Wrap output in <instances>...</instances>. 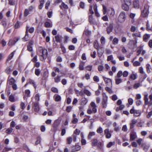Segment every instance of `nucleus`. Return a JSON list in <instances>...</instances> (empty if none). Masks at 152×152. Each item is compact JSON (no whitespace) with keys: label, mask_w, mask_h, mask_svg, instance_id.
<instances>
[{"label":"nucleus","mask_w":152,"mask_h":152,"mask_svg":"<svg viewBox=\"0 0 152 152\" xmlns=\"http://www.w3.org/2000/svg\"><path fill=\"white\" fill-rule=\"evenodd\" d=\"M37 54L39 56L40 60L43 61L47 58L48 52L47 49L39 47L37 50Z\"/></svg>","instance_id":"nucleus-1"},{"label":"nucleus","mask_w":152,"mask_h":152,"mask_svg":"<svg viewBox=\"0 0 152 152\" xmlns=\"http://www.w3.org/2000/svg\"><path fill=\"white\" fill-rule=\"evenodd\" d=\"M93 7L92 5L90 6V8L89 9V22L91 24H96V21L95 19L93 18L92 14H94V12L92 10Z\"/></svg>","instance_id":"nucleus-2"},{"label":"nucleus","mask_w":152,"mask_h":152,"mask_svg":"<svg viewBox=\"0 0 152 152\" xmlns=\"http://www.w3.org/2000/svg\"><path fill=\"white\" fill-rule=\"evenodd\" d=\"M90 105L92 107L91 108H89L87 110V113L88 114H91L92 113H95L97 111L96 105L94 102H91L90 103Z\"/></svg>","instance_id":"nucleus-3"},{"label":"nucleus","mask_w":152,"mask_h":152,"mask_svg":"<svg viewBox=\"0 0 152 152\" xmlns=\"http://www.w3.org/2000/svg\"><path fill=\"white\" fill-rule=\"evenodd\" d=\"M149 6L148 4H145L144 6L143 10L142 11L141 15L143 17H146L148 16L149 13Z\"/></svg>","instance_id":"nucleus-4"},{"label":"nucleus","mask_w":152,"mask_h":152,"mask_svg":"<svg viewBox=\"0 0 152 152\" xmlns=\"http://www.w3.org/2000/svg\"><path fill=\"white\" fill-rule=\"evenodd\" d=\"M126 15L124 12H121L118 18V22L121 23H123L125 20Z\"/></svg>","instance_id":"nucleus-5"},{"label":"nucleus","mask_w":152,"mask_h":152,"mask_svg":"<svg viewBox=\"0 0 152 152\" xmlns=\"http://www.w3.org/2000/svg\"><path fill=\"white\" fill-rule=\"evenodd\" d=\"M103 99L102 101V106L103 108H105L107 107L108 97L105 94H102Z\"/></svg>","instance_id":"nucleus-6"},{"label":"nucleus","mask_w":152,"mask_h":152,"mask_svg":"<svg viewBox=\"0 0 152 152\" xmlns=\"http://www.w3.org/2000/svg\"><path fill=\"white\" fill-rule=\"evenodd\" d=\"M125 3L122 4V8L125 10L127 11L129 9V6L130 5L131 3L130 1H125Z\"/></svg>","instance_id":"nucleus-7"},{"label":"nucleus","mask_w":152,"mask_h":152,"mask_svg":"<svg viewBox=\"0 0 152 152\" xmlns=\"http://www.w3.org/2000/svg\"><path fill=\"white\" fill-rule=\"evenodd\" d=\"M104 134L107 138H110L111 136V132L108 129H106L104 130Z\"/></svg>","instance_id":"nucleus-8"},{"label":"nucleus","mask_w":152,"mask_h":152,"mask_svg":"<svg viewBox=\"0 0 152 152\" xmlns=\"http://www.w3.org/2000/svg\"><path fill=\"white\" fill-rule=\"evenodd\" d=\"M81 148L80 146L78 145H76L74 146L73 147L72 149V151L75 152L79 151Z\"/></svg>","instance_id":"nucleus-9"},{"label":"nucleus","mask_w":152,"mask_h":152,"mask_svg":"<svg viewBox=\"0 0 152 152\" xmlns=\"http://www.w3.org/2000/svg\"><path fill=\"white\" fill-rule=\"evenodd\" d=\"M32 108L35 112H38L39 110L38 104L37 103H34Z\"/></svg>","instance_id":"nucleus-10"},{"label":"nucleus","mask_w":152,"mask_h":152,"mask_svg":"<svg viewBox=\"0 0 152 152\" xmlns=\"http://www.w3.org/2000/svg\"><path fill=\"white\" fill-rule=\"evenodd\" d=\"M29 29V27L26 26V35L23 38V40L24 41H26L28 40L29 37L28 36V30Z\"/></svg>","instance_id":"nucleus-11"},{"label":"nucleus","mask_w":152,"mask_h":152,"mask_svg":"<svg viewBox=\"0 0 152 152\" xmlns=\"http://www.w3.org/2000/svg\"><path fill=\"white\" fill-rule=\"evenodd\" d=\"M60 124V121L58 120H56L55 121L53 124V126L54 130H56L57 127Z\"/></svg>","instance_id":"nucleus-12"},{"label":"nucleus","mask_w":152,"mask_h":152,"mask_svg":"<svg viewBox=\"0 0 152 152\" xmlns=\"http://www.w3.org/2000/svg\"><path fill=\"white\" fill-rule=\"evenodd\" d=\"M93 8L95 14L96 16L97 17L100 16V14L98 12L97 10V7L96 4L94 3V4Z\"/></svg>","instance_id":"nucleus-13"},{"label":"nucleus","mask_w":152,"mask_h":152,"mask_svg":"<svg viewBox=\"0 0 152 152\" xmlns=\"http://www.w3.org/2000/svg\"><path fill=\"white\" fill-rule=\"evenodd\" d=\"M16 40H15V39L10 40L8 43V45L9 46H12L13 45H14L15 43L17 41H18L19 39V38H16Z\"/></svg>","instance_id":"nucleus-14"},{"label":"nucleus","mask_w":152,"mask_h":152,"mask_svg":"<svg viewBox=\"0 0 152 152\" xmlns=\"http://www.w3.org/2000/svg\"><path fill=\"white\" fill-rule=\"evenodd\" d=\"M113 28V25L112 24H110L107 28V31L108 34H110Z\"/></svg>","instance_id":"nucleus-15"},{"label":"nucleus","mask_w":152,"mask_h":152,"mask_svg":"<svg viewBox=\"0 0 152 152\" xmlns=\"http://www.w3.org/2000/svg\"><path fill=\"white\" fill-rule=\"evenodd\" d=\"M15 50L12 53H11L8 56L7 59V61H9L13 57L14 54L15 53Z\"/></svg>","instance_id":"nucleus-16"},{"label":"nucleus","mask_w":152,"mask_h":152,"mask_svg":"<svg viewBox=\"0 0 152 152\" xmlns=\"http://www.w3.org/2000/svg\"><path fill=\"white\" fill-rule=\"evenodd\" d=\"M150 37V34H145L144 35L143 37V41L145 42H147Z\"/></svg>","instance_id":"nucleus-17"},{"label":"nucleus","mask_w":152,"mask_h":152,"mask_svg":"<svg viewBox=\"0 0 152 152\" xmlns=\"http://www.w3.org/2000/svg\"><path fill=\"white\" fill-rule=\"evenodd\" d=\"M133 5L134 7L139 8V1H134L133 2Z\"/></svg>","instance_id":"nucleus-18"},{"label":"nucleus","mask_w":152,"mask_h":152,"mask_svg":"<svg viewBox=\"0 0 152 152\" xmlns=\"http://www.w3.org/2000/svg\"><path fill=\"white\" fill-rule=\"evenodd\" d=\"M81 101V104L83 105H85L88 102V100L85 98H82Z\"/></svg>","instance_id":"nucleus-19"},{"label":"nucleus","mask_w":152,"mask_h":152,"mask_svg":"<svg viewBox=\"0 0 152 152\" xmlns=\"http://www.w3.org/2000/svg\"><path fill=\"white\" fill-rule=\"evenodd\" d=\"M136 122L137 121L133 119L132 121L131 122L130 124V128L131 129H133L134 127V125Z\"/></svg>","instance_id":"nucleus-20"},{"label":"nucleus","mask_w":152,"mask_h":152,"mask_svg":"<svg viewBox=\"0 0 152 152\" xmlns=\"http://www.w3.org/2000/svg\"><path fill=\"white\" fill-rule=\"evenodd\" d=\"M137 137L136 134L135 133H133L130 134V139L131 140H133L136 138Z\"/></svg>","instance_id":"nucleus-21"},{"label":"nucleus","mask_w":152,"mask_h":152,"mask_svg":"<svg viewBox=\"0 0 152 152\" xmlns=\"http://www.w3.org/2000/svg\"><path fill=\"white\" fill-rule=\"evenodd\" d=\"M85 63L83 61H81L79 65V69L80 70H84V66Z\"/></svg>","instance_id":"nucleus-22"},{"label":"nucleus","mask_w":152,"mask_h":152,"mask_svg":"<svg viewBox=\"0 0 152 152\" xmlns=\"http://www.w3.org/2000/svg\"><path fill=\"white\" fill-rule=\"evenodd\" d=\"M96 133L95 132H89L88 136V140H90L91 138L93 136H94L95 135Z\"/></svg>","instance_id":"nucleus-23"},{"label":"nucleus","mask_w":152,"mask_h":152,"mask_svg":"<svg viewBox=\"0 0 152 152\" xmlns=\"http://www.w3.org/2000/svg\"><path fill=\"white\" fill-rule=\"evenodd\" d=\"M141 115V111L139 110H136L135 111L134 116V117H138L140 116Z\"/></svg>","instance_id":"nucleus-24"},{"label":"nucleus","mask_w":152,"mask_h":152,"mask_svg":"<svg viewBox=\"0 0 152 152\" xmlns=\"http://www.w3.org/2000/svg\"><path fill=\"white\" fill-rule=\"evenodd\" d=\"M144 100L145 101V105H147L149 104L148 99V94H145L144 96Z\"/></svg>","instance_id":"nucleus-25"},{"label":"nucleus","mask_w":152,"mask_h":152,"mask_svg":"<svg viewBox=\"0 0 152 152\" xmlns=\"http://www.w3.org/2000/svg\"><path fill=\"white\" fill-rule=\"evenodd\" d=\"M54 82L56 83H58L61 81V76L59 75L57 76L54 78Z\"/></svg>","instance_id":"nucleus-26"},{"label":"nucleus","mask_w":152,"mask_h":152,"mask_svg":"<svg viewBox=\"0 0 152 152\" xmlns=\"http://www.w3.org/2000/svg\"><path fill=\"white\" fill-rule=\"evenodd\" d=\"M115 83L117 85H118L122 82V80L121 79V78H118V77L117 78V77H116L115 78Z\"/></svg>","instance_id":"nucleus-27"},{"label":"nucleus","mask_w":152,"mask_h":152,"mask_svg":"<svg viewBox=\"0 0 152 152\" xmlns=\"http://www.w3.org/2000/svg\"><path fill=\"white\" fill-rule=\"evenodd\" d=\"M10 85H12L15 83V80L13 77H11L8 80Z\"/></svg>","instance_id":"nucleus-28"},{"label":"nucleus","mask_w":152,"mask_h":152,"mask_svg":"<svg viewBox=\"0 0 152 152\" xmlns=\"http://www.w3.org/2000/svg\"><path fill=\"white\" fill-rule=\"evenodd\" d=\"M98 69L99 72L100 73H101L103 72L104 69V67L103 65H99L98 66Z\"/></svg>","instance_id":"nucleus-29"},{"label":"nucleus","mask_w":152,"mask_h":152,"mask_svg":"<svg viewBox=\"0 0 152 152\" xmlns=\"http://www.w3.org/2000/svg\"><path fill=\"white\" fill-rule=\"evenodd\" d=\"M115 144V142H110L107 145L106 147L107 148H110L112 146L114 145Z\"/></svg>","instance_id":"nucleus-30"},{"label":"nucleus","mask_w":152,"mask_h":152,"mask_svg":"<svg viewBox=\"0 0 152 152\" xmlns=\"http://www.w3.org/2000/svg\"><path fill=\"white\" fill-rule=\"evenodd\" d=\"M30 14V11L28 9H26L25 10L24 12L23 15L25 17L28 16Z\"/></svg>","instance_id":"nucleus-31"},{"label":"nucleus","mask_w":152,"mask_h":152,"mask_svg":"<svg viewBox=\"0 0 152 152\" xmlns=\"http://www.w3.org/2000/svg\"><path fill=\"white\" fill-rule=\"evenodd\" d=\"M142 46H140L139 47L137 52V56H138L140 54L142 50Z\"/></svg>","instance_id":"nucleus-32"},{"label":"nucleus","mask_w":152,"mask_h":152,"mask_svg":"<svg viewBox=\"0 0 152 152\" xmlns=\"http://www.w3.org/2000/svg\"><path fill=\"white\" fill-rule=\"evenodd\" d=\"M104 80L106 83H112V80L109 78L103 77Z\"/></svg>","instance_id":"nucleus-33"},{"label":"nucleus","mask_w":152,"mask_h":152,"mask_svg":"<svg viewBox=\"0 0 152 152\" xmlns=\"http://www.w3.org/2000/svg\"><path fill=\"white\" fill-rule=\"evenodd\" d=\"M130 78L132 80H134L137 78V74H132L129 76Z\"/></svg>","instance_id":"nucleus-34"},{"label":"nucleus","mask_w":152,"mask_h":152,"mask_svg":"<svg viewBox=\"0 0 152 152\" xmlns=\"http://www.w3.org/2000/svg\"><path fill=\"white\" fill-rule=\"evenodd\" d=\"M94 46L96 49L98 50L99 48V45L97 41H95L94 43Z\"/></svg>","instance_id":"nucleus-35"},{"label":"nucleus","mask_w":152,"mask_h":152,"mask_svg":"<svg viewBox=\"0 0 152 152\" xmlns=\"http://www.w3.org/2000/svg\"><path fill=\"white\" fill-rule=\"evenodd\" d=\"M84 93L88 96H90L91 94L89 91L87 89H84L83 91Z\"/></svg>","instance_id":"nucleus-36"},{"label":"nucleus","mask_w":152,"mask_h":152,"mask_svg":"<svg viewBox=\"0 0 152 152\" xmlns=\"http://www.w3.org/2000/svg\"><path fill=\"white\" fill-rule=\"evenodd\" d=\"M56 101H59L61 99V97L59 95H55L54 96Z\"/></svg>","instance_id":"nucleus-37"},{"label":"nucleus","mask_w":152,"mask_h":152,"mask_svg":"<svg viewBox=\"0 0 152 152\" xmlns=\"http://www.w3.org/2000/svg\"><path fill=\"white\" fill-rule=\"evenodd\" d=\"M119 40L118 38L115 37L113 40V43L114 45H116L118 44Z\"/></svg>","instance_id":"nucleus-38"},{"label":"nucleus","mask_w":152,"mask_h":152,"mask_svg":"<svg viewBox=\"0 0 152 152\" xmlns=\"http://www.w3.org/2000/svg\"><path fill=\"white\" fill-rule=\"evenodd\" d=\"M132 36L133 37H141V35L140 32L133 33L132 34Z\"/></svg>","instance_id":"nucleus-39"},{"label":"nucleus","mask_w":152,"mask_h":152,"mask_svg":"<svg viewBox=\"0 0 152 152\" xmlns=\"http://www.w3.org/2000/svg\"><path fill=\"white\" fill-rule=\"evenodd\" d=\"M97 140L96 139H93V141L92 142V145L93 146H96L97 145Z\"/></svg>","instance_id":"nucleus-40"},{"label":"nucleus","mask_w":152,"mask_h":152,"mask_svg":"<svg viewBox=\"0 0 152 152\" xmlns=\"http://www.w3.org/2000/svg\"><path fill=\"white\" fill-rule=\"evenodd\" d=\"M45 26L47 28L51 27L52 26V25L49 22H46L45 24Z\"/></svg>","instance_id":"nucleus-41"},{"label":"nucleus","mask_w":152,"mask_h":152,"mask_svg":"<svg viewBox=\"0 0 152 152\" xmlns=\"http://www.w3.org/2000/svg\"><path fill=\"white\" fill-rule=\"evenodd\" d=\"M103 132V129L101 127H99L96 130V132L98 133L101 134Z\"/></svg>","instance_id":"nucleus-42"},{"label":"nucleus","mask_w":152,"mask_h":152,"mask_svg":"<svg viewBox=\"0 0 152 152\" xmlns=\"http://www.w3.org/2000/svg\"><path fill=\"white\" fill-rule=\"evenodd\" d=\"M30 91L29 90L27 89L25 91V95L27 97H29Z\"/></svg>","instance_id":"nucleus-43"},{"label":"nucleus","mask_w":152,"mask_h":152,"mask_svg":"<svg viewBox=\"0 0 152 152\" xmlns=\"http://www.w3.org/2000/svg\"><path fill=\"white\" fill-rule=\"evenodd\" d=\"M98 147L101 150L103 149V145L102 143L101 142H99L97 144Z\"/></svg>","instance_id":"nucleus-44"},{"label":"nucleus","mask_w":152,"mask_h":152,"mask_svg":"<svg viewBox=\"0 0 152 152\" xmlns=\"http://www.w3.org/2000/svg\"><path fill=\"white\" fill-rule=\"evenodd\" d=\"M60 7L62 9L63 8L64 9H67L68 8V6L67 5L65 4L64 3H62L61 5L60 6Z\"/></svg>","instance_id":"nucleus-45"},{"label":"nucleus","mask_w":152,"mask_h":152,"mask_svg":"<svg viewBox=\"0 0 152 152\" xmlns=\"http://www.w3.org/2000/svg\"><path fill=\"white\" fill-rule=\"evenodd\" d=\"M51 90L54 93H58V89L54 87L52 88Z\"/></svg>","instance_id":"nucleus-46"},{"label":"nucleus","mask_w":152,"mask_h":152,"mask_svg":"<svg viewBox=\"0 0 152 152\" xmlns=\"http://www.w3.org/2000/svg\"><path fill=\"white\" fill-rule=\"evenodd\" d=\"M40 73V72L39 69H36L35 71V74L37 76H39Z\"/></svg>","instance_id":"nucleus-47"},{"label":"nucleus","mask_w":152,"mask_h":152,"mask_svg":"<svg viewBox=\"0 0 152 152\" xmlns=\"http://www.w3.org/2000/svg\"><path fill=\"white\" fill-rule=\"evenodd\" d=\"M12 148H10L9 147H6L3 150V152H7L8 151H10L11 150Z\"/></svg>","instance_id":"nucleus-48"},{"label":"nucleus","mask_w":152,"mask_h":152,"mask_svg":"<svg viewBox=\"0 0 152 152\" xmlns=\"http://www.w3.org/2000/svg\"><path fill=\"white\" fill-rule=\"evenodd\" d=\"M9 100L11 102H14L15 101V98L14 96L11 95L9 97Z\"/></svg>","instance_id":"nucleus-49"},{"label":"nucleus","mask_w":152,"mask_h":152,"mask_svg":"<svg viewBox=\"0 0 152 152\" xmlns=\"http://www.w3.org/2000/svg\"><path fill=\"white\" fill-rule=\"evenodd\" d=\"M92 68V65H89L85 67V69H86V70L89 71H91V70Z\"/></svg>","instance_id":"nucleus-50"},{"label":"nucleus","mask_w":152,"mask_h":152,"mask_svg":"<svg viewBox=\"0 0 152 152\" xmlns=\"http://www.w3.org/2000/svg\"><path fill=\"white\" fill-rule=\"evenodd\" d=\"M137 28L135 26H132L130 29V31L132 32H134L136 31Z\"/></svg>","instance_id":"nucleus-51"},{"label":"nucleus","mask_w":152,"mask_h":152,"mask_svg":"<svg viewBox=\"0 0 152 152\" xmlns=\"http://www.w3.org/2000/svg\"><path fill=\"white\" fill-rule=\"evenodd\" d=\"M141 85L140 83H135L133 87L135 89H137L140 86H141Z\"/></svg>","instance_id":"nucleus-52"},{"label":"nucleus","mask_w":152,"mask_h":152,"mask_svg":"<svg viewBox=\"0 0 152 152\" xmlns=\"http://www.w3.org/2000/svg\"><path fill=\"white\" fill-rule=\"evenodd\" d=\"M140 62L138 61H136L133 63V64L134 66H140Z\"/></svg>","instance_id":"nucleus-53"},{"label":"nucleus","mask_w":152,"mask_h":152,"mask_svg":"<svg viewBox=\"0 0 152 152\" xmlns=\"http://www.w3.org/2000/svg\"><path fill=\"white\" fill-rule=\"evenodd\" d=\"M146 68L147 69V72L149 73L151 72L150 69L151 68V66L149 64H147L146 65Z\"/></svg>","instance_id":"nucleus-54"},{"label":"nucleus","mask_w":152,"mask_h":152,"mask_svg":"<svg viewBox=\"0 0 152 152\" xmlns=\"http://www.w3.org/2000/svg\"><path fill=\"white\" fill-rule=\"evenodd\" d=\"M13 131V129L12 128H9L6 131V132L7 134H10Z\"/></svg>","instance_id":"nucleus-55"},{"label":"nucleus","mask_w":152,"mask_h":152,"mask_svg":"<svg viewBox=\"0 0 152 152\" xmlns=\"http://www.w3.org/2000/svg\"><path fill=\"white\" fill-rule=\"evenodd\" d=\"M94 80L96 82H99V77L97 76H94L93 77Z\"/></svg>","instance_id":"nucleus-56"},{"label":"nucleus","mask_w":152,"mask_h":152,"mask_svg":"<svg viewBox=\"0 0 152 152\" xmlns=\"http://www.w3.org/2000/svg\"><path fill=\"white\" fill-rule=\"evenodd\" d=\"M100 41L102 45H104L105 43V38L103 37H102L100 39Z\"/></svg>","instance_id":"nucleus-57"},{"label":"nucleus","mask_w":152,"mask_h":152,"mask_svg":"<svg viewBox=\"0 0 152 152\" xmlns=\"http://www.w3.org/2000/svg\"><path fill=\"white\" fill-rule=\"evenodd\" d=\"M44 3V1H40V4L39 7V9H42V8L43 7Z\"/></svg>","instance_id":"nucleus-58"},{"label":"nucleus","mask_w":152,"mask_h":152,"mask_svg":"<svg viewBox=\"0 0 152 152\" xmlns=\"http://www.w3.org/2000/svg\"><path fill=\"white\" fill-rule=\"evenodd\" d=\"M123 75V72L122 71H119L117 74V77L119 78L121 77Z\"/></svg>","instance_id":"nucleus-59"},{"label":"nucleus","mask_w":152,"mask_h":152,"mask_svg":"<svg viewBox=\"0 0 152 152\" xmlns=\"http://www.w3.org/2000/svg\"><path fill=\"white\" fill-rule=\"evenodd\" d=\"M72 138L71 137H68L67 138V141L68 144H70L72 141Z\"/></svg>","instance_id":"nucleus-60"},{"label":"nucleus","mask_w":152,"mask_h":152,"mask_svg":"<svg viewBox=\"0 0 152 152\" xmlns=\"http://www.w3.org/2000/svg\"><path fill=\"white\" fill-rule=\"evenodd\" d=\"M5 72L7 74H9L11 72V69L10 67H7L5 70Z\"/></svg>","instance_id":"nucleus-61"},{"label":"nucleus","mask_w":152,"mask_h":152,"mask_svg":"<svg viewBox=\"0 0 152 152\" xmlns=\"http://www.w3.org/2000/svg\"><path fill=\"white\" fill-rule=\"evenodd\" d=\"M128 101L129 104L130 105H132L134 102L133 100L131 98H129L128 99Z\"/></svg>","instance_id":"nucleus-62"},{"label":"nucleus","mask_w":152,"mask_h":152,"mask_svg":"<svg viewBox=\"0 0 152 152\" xmlns=\"http://www.w3.org/2000/svg\"><path fill=\"white\" fill-rule=\"evenodd\" d=\"M110 15L111 16H113L115 14V12L113 8H111L110 10Z\"/></svg>","instance_id":"nucleus-63"},{"label":"nucleus","mask_w":152,"mask_h":152,"mask_svg":"<svg viewBox=\"0 0 152 152\" xmlns=\"http://www.w3.org/2000/svg\"><path fill=\"white\" fill-rule=\"evenodd\" d=\"M128 75V72L126 71H125L123 73L122 75L124 77H127Z\"/></svg>","instance_id":"nucleus-64"}]
</instances>
